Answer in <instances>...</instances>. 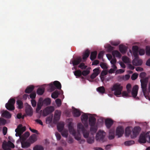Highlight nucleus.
<instances>
[{
  "label": "nucleus",
  "mask_w": 150,
  "mask_h": 150,
  "mask_svg": "<svg viewBox=\"0 0 150 150\" xmlns=\"http://www.w3.org/2000/svg\"><path fill=\"white\" fill-rule=\"evenodd\" d=\"M146 54L148 56L150 55V47H146Z\"/></svg>",
  "instance_id": "obj_54"
},
{
  "label": "nucleus",
  "mask_w": 150,
  "mask_h": 150,
  "mask_svg": "<svg viewBox=\"0 0 150 150\" xmlns=\"http://www.w3.org/2000/svg\"><path fill=\"white\" fill-rule=\"evenodd\" d=\"M16 117L18 119H23L24 118V116L23 115L22 116L21 113H19L17 114V115L16 116Z\"/></svg>",
  "instance_id": "obj_62"
},
{
  "label": "nucleus",
  "mask_w": 150,
  "mask_h": 150,
  "mask_svg": "<svg viewBox=\"0 0 150 150\" xmlns=\"http://www.w3.org/2000/svg\"><path fill=\"white\" fill-rule=\"evenodd\" d=\"M15 103V99L13 98H11L8 101V102L6 104V108L10 111L13 110L15 109L14 105Z\"/></svg>",
  "instance_id": "obj_7"
},
{
  "label": "nucleus",
  "mask_w": 150,
  "mask_h": 150,
  "mask_svg": "<svg viewBox=\"0 0 150 150\" xmlns=\"http://www.w3.org/2000/svg\"><path fill=\"white\" fill-rule=\"evenodd\" d=\"M93 71L94 72L93 73L98 75L100 73L99 69L98 68L94 69L93 70Z\"/></svg>",
  "instance_id": "obj_63"
},
{
  "label": "nucleus",
  "mask_w": 150,
  "mask_h": 150,
  "mask_svg": "<svg viewBox=\"0 0 150 150\" xmlns=\"http://www.w3.org/2000/svg\"><path fill=\"white\" fill-rule=\"evenodd\" d=\"M42 105L41 103H38L37 108L36 109V112L37 113H38L42 108Z\"/></svg>",
  "instance_id": "obj_44"
},
{
  "label": "nucleus",
  "mask_w": 150,
  "mask_h": 150,
  "mask_svg": "<svg viewBox=\"0 0 150 150\" xmlns=\"http://www.w3.org/2000/svg\"><path fill=\"white\" fill-rule=\"evenodd\" d=\"M148 80V78L146 77L143 79H141L140 80L141 88L143 94L145 98L147 99L150 100L149 96V93L147 89V84Z\"/></svg>",
  "instance_id": "obj_2"
},
{
  "label": "nucleus",
  "mask_w": 150,
  "mask_h": 150,
  "mask_svg": "<svg viewBox=\"0 0 150 150\" xmlns=\"http://www.w3.org/2000/svg\"><path fill=\"white\" fill-rule=\"evenodd\" d=\"M54 110V108L53 106L47 107L43 110L42 115L44 116H46L53 112Z\"/></svg>",
  "instance_id": "obj_11"
},
{
  "label": "nucleus",
  "mask_w": 150,
  "mask_h": 150,
  "mask_svg": "<svg viewBox=\"0 0 150 150\" xmlns=\"http://www.w3.org/2000/svg\"><path fill=\"white\" fill-rule=\"evenodd\" d=\"M132 129V127H128L126 128L125 129V134L126 137H129V135L131 136L132 132L131 130Z\"/></svg>",
  "instance_id": "obj_26"
},
{
  "label": "nucleus",
  "mask_w": 150,
  "mask_h": 150,
  "mask_svg": "<svg viewBox=\"0 0 150 150\" xmlns=\"http://www.w3.org/2000/svg\"><path fill=\"white\" fill-rule=\"evenodd\" d=\"M135 59L133 60L132 62L133 65L135 66L141 65L142 63V61L141 59H139L138 57H135Z\"/></svg>",
  "instance_id": "obj_20"
},
{
  "label": "nucleus",
  "mask_w": 150,
  "mask_h": 150,
  "mask_svg": "<svg viewBox=\"0 0 150 150\" xmlns=\"http://www.w3.org/2000/svg\"><path fill=\"white\" fill-rule=\"evenodd\" d=\"M20 143H21L22 147L24 148H26L29 147L30 145V144L28 142H25V140H21L20 141Z\"/></svg>",
  "instance_id": "obj_24"
},
{
  "label": "nucleus",
  "mask_w": 150,
  "mask_h": 150,
  "mask_svg": "<svg viewBox=\"0 0 150 150\" xmlns=\"http://www.w3.org/2000/svg\"><path fill=\"white\" fill-rule=\"evenodd\" d=\"M147 142L150 143V132H148L145 134Z\"/></svg>",
  "instance_id": "obj_45"
},
{
  "label": "nucleus",
  "mask_w": 150,
  "mask_h": 150,
  "mask_svg": "<svg viewBox=\"0 0 150 150\" xmlns=\"http://www.w3.org/2000/svg\"><path fill=\"white\" fill-rule=\"evenodd\" d=\"M45 91V88H39L37 91V94L39 95H41Z\"/></svg>",
  "instance_id": "obj_35"
},
{
  "label": "nucleus",
  "mask_w": 150,
  "mask_h": 150,
  "mask_svg": "<svg viewBox=\"0 0 150 150\" xmlns=\"http://www.w3.org/2000/svg\"><path fill=\"white\" fill-rule=\"evenodd\" d=\"M78 67L80 68L82 70H84L86 68L87 66L85 65L84 63L82 62L79 64Z\"/></svg>",
  "instance_id": "obj_42"
},
{
  "label": "nucleus",
  "mask_w": 150,
  "mask_h": 150,
  "mask_svg": "<svg viewBox=\"0 0 150 150\" xmlns=\"http://www.w3.org/2000/svg\"><path fill=\"white\" fill-rule=\"evenodd\" d=\"M123 87L120 84L117 83L114 84L111 88L112 91H114V94L116 96L120 95L122 93Z\"/></svg>",
  "instance_id": "obj_4"
},
{
  "label": "nucleus",
  "mask_w": 150,
  "mask_h": 150,
  "mask_svg": "<svg viewBox=\"0 0 150 150\" xmlns=\"http://www.w3.org/2000/svg\"><path fill=\"white\" fill-rule=\"evenodd\" d=\"M15 147L14 144L10 141L6 142L4 141L3 143L2 148L4 150H11V148Z\"/></svg>",
  "instance_id": "obj_8"
},
{
  "label": "nucleus",
  "mask_w": 150,
  "mask_h": 150,
  "mask_svg": "<svg viewBox=\"0 0 150 150\" xmlns=\"http://www.w3.org/2000/svg\"><path fill=\"white\" fill-rule=\"evenodd\" d=\"M37 139V137L36 135L35 134H33L30 137L29 141L32 143L36 141Z\"/></svg>",
  "instance_id": "obj_32"
},
{
  "label": "nucleus",
  "mask_w": 150,
  "mask_h": 150,
  "mask_svg": "<svg viewBox=\"0 0 150 150\" xmlns=\"http://www.w3.org/2000/svg\"><path fill=\"white\" fill-rule=\"evenodd\" d=\"M97 91L99 93L103 94L105 93V88L103 86H100L98 87L96 89Z\"/></svg>",
  "instance_id": "obj_36"
},
{
  "label": "nucleus",
  "mask_w": 150,
  "mask_h": 150,
  "mask_svg": "<svg viewBox=\"0 0 150 150\" xmlns=\"http://www.w3.org/2000/svg\"><path fill=\"white\" fill-rule=\"evenodd\" d=\"M61 112L60 110H57L54 112V114L53 118V122L58 121L60 119Z\"/></svg>",
  "instance_id": "obj_16"
},
{
  "label": "nucleus",
  "mask_w": 150,
  "mask_h": 150,
  "mask_svg": "<svg viewBox=\"0 0 150 150\" xmlns=\"http://www.w3.org/2000/svg\"><path fill=\"white\" fill-rule=\"evenodd\" d=\"M97 54V52L94 51L92 52L90 56V59L92 61H93L96 59Z\"/></svg>",
  "instance_id": "obj_38"
},
{
  "label": "nucleus",
  "mask_w": 150,
  "mask_h": 150,
  "mask_svg": "<svg viewBox=\"0 0 150 150\" xmlns=\"http://www.w3.org/2000/svg\"><path fill=\"white\" fill-rule=\"evenodd\" d=\"M33 150H44L43 147L40 145H36L33 148Z\"/></svg>",
  "instance_id": "obj_46"
},
{
  "label": "nucleus",
  "mask_w": 150,
  "mask_h": 150,
  "mask_svg": "<svg viewBox=\"0 0 150 150\" xmlns=\"http://www.w3.org/2000/svg\"><path fill=\"white\" fill-rule=\"evenodd\" d=\"M59 94V91L57 90H56L52 94L51 97L54 99L58 97Z\"/></svg>",
  "instance_id": "obj_39"
},
{
  "label": "nucleus",
  "mask_w": 150,
  "mask_h": 150,
  "mask_svg": "<svg viewBox=\"0 0 150 150\" xmlns=\"http://www.w3.org/2000/svg\"><path fill=\"white\" fill-rule=\"evenodd\" d=\"M119 49L120 51L122 53H125L126 52L127 48L125 45H120L119 46Z\"/></svg>",
  "instance_id": "obj_27"
},
{
  "label": "nucleus",
  "mask_w": 150,
  "mask_h": 150,
  "mask_svg": "<svg viewBox=\"0 0 150 150\" xmlns=\"http://www.w3.org/2000/svg\"><path fill=\"white\" fill-rule=\"evenodd\" d=\"M81 112L79 110L74 108L73 110V115L75 117H78L80 115Z\"/></svg>",
  "instance_id": "obj_28"
},
{
  "label": "nucleus",
  "mask_w": 150,
  "mask_h": 150,
  "mask_svg": "<svg viewBox=\"0 0 150 150\" xmlns=\"http://www.w3.org/2000/svg\"><path fill=\"white\" fill-rule=\"evenodd\" d=\"M124 132V129L121 126H118L117 127L116 131V136L117 138H120L122 136Z\"/></svg>",
  "instance_id": "obj_13"
},
{
  "label": "nucleus",
  "mask_w": 150,
  "mask_h": 150,
  "mask_svg": "<svg viewBox=\"0 0 150 150\" xmlns=\"http://www.w3.org/2000/svg\"><path fill=\"white\" fill-rule=\"evenodd\" d=\"M26 129L25 126L23 127L21 124L19 125L15 130L16 132L15 135L16 137H19V139L17 141V143H20V141L21 140V135Z\"/></svg>",
  "instance_id": "obj_3"
},
{
  "label": "nucleus",
  "mask_w": 150,
  "mask_h": 150,
  "mask_svg": "<svg viewBox=\"0 0 150 150\" xmlns=\"http://www.w3.org/2000/svg\"><path fill=\"white\" fill-rule=\"evenodd\" d=\"M123 61L125 63H127L129 61L128 58L126 56H123L122 57Z\"/></svg>",
  "instance_id": "obj_60"
},
{
  "label": "nucleus",
  "mask_w": 150,
  "mask_h": 150,
  "mask_svg": "<svg viewBox=\"0 0 150 150\" xmlns=\"http://www.w3.org/2000/svg\"><path fill=\"white\" fill-rule=\"evenodd\" d=\"M89 54L90 51L88 50H86L83 55V60L86 59L89 56Z\"/></svg>",
  "instance_id": "obj_37"
},
{
  "label": "nucleus",
  "mask_w": 150,
  "mask_h": 150,
  "mask_svg": "<svg viewBox=\"0 0 150 150\" xmlns=\"http://www.w3.org/2000/svg\"><path fill=\"white\" fill-rule=\"evenodd\" d=\"M115 137L114 131L113 130H110L109 133V135L108 136V139L110 140L113 139Z\"/></svg>",
  "instance_id": "obj_31"
},
{
  "label": "nucleus",
  "mask_w": 150,
  "mask_h": 150,
  "mask_svg": "<svg viewBox=\"0 0 150 150\" xmlns=\"http://www.w3.org/2000/svg\"><path fill=\"white\" fill-rule=\"evenodd\" d=\"M16 104L18 105V108L19 109H21L23 107V104L22 101L18 100L16 101Z\"/></svg>",
  "instance_id": "obj_34"
},
{
  "label": "nucleus",
  "mask_w": 150,
  "mask_h": 150,
  "mask_svg": "<svg viewBox=\"0 0 150 150\" xmlns=\"http://www.w3.org/2000/svg\"><path fill=\"white\" fill-rule=\"evenodd\" d=\"M53 116H50L46 119V122H52Z\"/></svg>",
  "instance_id": "obj_55"
},
{
  "label": "nucleus",
  "mask_w": 150,
  "mask_h": 150,
  "mask_svg": "<svg viewBox=\"0 0 150 150\" xmlns=\"http://www.w3.org/2000/svg\"><path fill=\"white\" fill-rule=\"evenodd\" d=\"M36 94L35 92H33L30 95V98L31 99H34L35 98Z\"/></svg>",
  "instance_id": "obj_56"
},
{
  "label": "nucleus",
  "mask_w": 150,
  "mask_h": 150,
  "mask_svg": "<svg viewBox=\"0 0 150 150\" xmlns=\"http://www.w3.org/2000/svg\"><path fill=\"white\" fill-rule=\"evenodd\" d=\"M34 88V86L32 85L28 86L25 90V93H30L33 91Z\"/></svg>",
  "instance_id": "obj_30"
},
{
  "label": "nucleus",
  "mask_w": 150,
  "mask_h": 150,
  "mask_svg": "<svg viewBox=\"0 0 150 150\" xmlns=\"http://www.w3.org/2000/svg\"><path fill=\"white\" fill-rule=\"evenodd\" d=\"M82 60V58L81 57H78L74 59H71L70 62V64H72L74 66H77L80 64Z\"/></svg>",
  "instance_id": "obj_14"
},
{
  "label": "nucleus",
  "mask_w": 150,
  "mask_h": 150,
  "mask_svg": "<svg viewBox=\"0 0 150 150\" xmlns=\"http://www.w3.org/2000/svg\"><path fill=\"white\" fill-rule=\"evenodd\" d=\"M146 74L144 72H141L139 75V77L142 79H143L145 78V77L146 76Z\"/></svg>",
  "instance_id": "obj_58"
},
{
  "label": "nucleus",
  "mask_w": 150,
  "mask_h": 150,
  "mask_svg": "<svg viewBox=\"0 0 150 150\" xmlns=\"http://www.w3.org/2000/svg\"><path fill=\"white\" fill-rule=\"evenodd\" d=\"M105 125L107 128H109L113 124V122H105Z\"/></svg>",
  "instance_id": "obj_59"
},
{
  "label": "nucleus",
  "mask_w": 150,
  "mask_h": 150,
  "mask_svg": "<svg viewBox=\"0 0 150 150\" xmlns=\"http://www.w3.org/2000/svg\"><path fill=\"white\" fill-rule=\"evenodd\" d=\"M141 130V128L139 127H135L132 128L131 137L132 139L136 138L139 135Z\"/></svg>",
  "instance_id": "obj_10"
},
{
  "label": "nucleus",
  "mask_w": 150,
  "mask_h": 150,
  "mask_svg": "<svg viewBox=\"0 0 150 150\" xmlns=\"http://www.w3.org/2000/svg\"><path fill=\"white\" fill-rule=\"evenodd\" d=\"M55 102L57 105L59 107L61 106V100L60 99H57L56 100Z\"/></svg>",
  "instance_id": "obj_52"
},
{
  "label": "nucleus",
  "mask_w": 150,
  "mask_h": 150,
  "mask_svg": "<svg viewBox=\"0 0 150 150\" xmlns=\"http://www.w3.org/2000/svg\"><path fill=\"white\" fill-rule=\"evenodd\" d=\"M97 122H114L113 120L110 118L105 119L102 117H98V116Z\"/></svg>",
  "instance_id": "obj_18"
},
{
  "label": "nucleus",
  "mask_w": 150,
  "mask_h": 150,
  "mask_svg": "<svg viewBox=\"0 0 150 150\" xmlns=\"http://www.w3.org/2000/svg\"><path fill=\"white\" fill-rule=\"evenodd\" d=\"M117 62V60L115 57H113L110 61V63L112 64H115Z\"/></svg>",
  "instance_id": "obj_61"
},
{
  "label": "nucleus",
  "mask_w": 150,
  "mask_h": 150,
  "mask_svg": "<svg viewBox=\"0 0 150 150\" xmlns=\"http://www.w3.org/2000/svg\"><path fill=\"white\" fill-rule=\"evenodd\" d=\"M47 124L48 125L49 127H53L54 125H57V127L58 131L59 132L62 131L64 127V122H46Z\"/></svg>",
  "instance_id": "obj_5"
},
{
  "label": "nucleus",
  "mask_w": 150,
  "mask_h": 150,
  "mask_svg": "<svg viewBox=\"0 0 150 150\" xmlns=\"http://www.w3.org/2000/svg\"><path fill=\"white\" fill-rule=\"evenodd\" d=\"M138 52L140 55H143L145 54V50L143 49H140Z\"/></svg>",
  "instance_id": "obj_57"
},
{
  "label": "nucleus",
  "mask_w": 150,
  "mask_h": 150,
  "mask_svg": "<svg viewBox=\"0 0 150 150\" xmlns=\"http://www.w3.org/2000/svg\"><path fill=\"white\" fill-rule=\"evenodd\" d=\"M25 111L26 114L28 116H31L33 115V109L30 105H28L26 107Z\"/></svg>",
  "instance_id": "obj_17"
},
{
  "label": "nucleus",
  "mask_w": 150,
  "mask_h": 150,
  "mask_svg": "<svg viewBox=\"0 0 150 150\" xmlns=\"http://www.w3.org/2000/svg\"><path fill=\"white\" fill-rule=\"evenodd\" d=\"M51 103V99L49 98H46L43 100V103L47 105H49Z\"/></svg>",
  "instance_id": "obj_43"
},
{
  "label": "nucleus",
  "mask_w": 150,
  "mask_h": 150,
  "mask_svg": "<svg viewBox=\"0 0 150 150\" xmlns=\"http://www.w3.org/2000/svg\"><path fill=\"white\" fill-rule=\"evenodd\" d=\"M139 142L141 143H145L147 142L145 134H142L140 135L139 138Z\"/></svg>",
  "instance_id": "obj_21"
},
{
  "label": "nucleus",
  "mask_w": 150,
  "mask_h": 150,
  "mask_svg": "<svg viewBox=\"0 0 150 150\" xmlns=\"http://www.w3.org/2000/svg\"><path fill=\"white\" fill-rule=\"evenodd\" d=\"M138 89V86L137 85H136L133 87L131 92L132 96L134 99L137 100H139V98L137 96Z\"/></svg>",
  "instance_id": "obj_12"
},
{
  "label": "nucleus",
  "mask_w": 150,
  "mask_h": 150,
  "mask_svg": "<svg viewBox=\"0 0 150 150\" xmlns=\"http://www.w3.org/2000/svg\"><path fill=\"white\" fill-rule=\"evenodd\" d=\"M134 144V141L130 140L125 142L124 144L125 146H131Z\"/></svg>",
  "instance_id": "obj_40"
},
{
  "label": "nucleus",
  "mask_w": 150,
  "mask_h": 150,
  "mask_svg": "<svg viewBox=\"0 0 150 150\" xmlns=\"http://www.w3.org/2000/svg\"><path fill=\"white\" fill-rule=\"evenodd\" d=\"M106 133L105 132L102 130H99L96 134V139L98 141L104 142L105 140V137Z\"/></svg>",
  "instance_id": "obj_6"
},
{
  "label": "nucleus",
  "mask_w": 150,
  "mask_h": 150,
  "mask_svg": "<svg viewBox=\"0 0 150 150\" xmlns=\"http://www.w3.org/2000/svg\"><path fill=\"white\" fill-rule=\"evenodd\" d=\"M94 138L92 137L91 138H88L87 139V142L89 144H92L94 142Z\"/></svg>",
  "instance_id": "obj_49"
},
{
  "label": "nucleus",
  "mask_w": 150,
  "mask_h": 150,
  "mask_svg": "<svg viewBox=\"0 0 150 150\" xmlns=\"http://www.w3.org/2000/svg\"><path fill=\"white\" fill-rule=\"evenodd\" d=\"M30 135V133L28 132H25L23 135H21V140H25Z\"/></svg>",
  "instance_id": "obj_41"
},
{
  "label": "nucleus",
  "mask_w": 150,
  "mask_h": 150,
  "mask_svg": "<svg viewBox=\"0 0 150 150\" xmlns=\"http://www.w3.org/2000/svg\"><path fill=\"white\" fill-rule=\"evenodd\" d=\"M50 88L52 91H54L56 89L60 90L61 88V85L60 82L58 81H55L53 82V84H50L49 85Z\"/></svg>",
  "instance_id": "obj_9"
},
{
  "label": "nucleus",
  "mask_w": 150,
  "mask_h": 150,
  "mask_svg": "<svg viewBox=\"0 0 150 150\" xmlns=\"http://www.w3.org/2000/svg\"><path fill=\"white\" fill-rule=\"evenodd\" d=\"M138 74L136 73L133 74L131 78L132 80H135L138 77Z\"/></svg>",
  "instance_id": "obj_53"
},
{
  "label": "nucleus",
  "mask_w": 150,
  "mask_h": 150,
  "mask_svg": "<svg viewBox=\"0 0 150 150\" xmlns=\"http://www.w3.org/2000/svg\"><path fill=\"white\" fill-rule=\"evenodd\" d=\"M55 135L57 140H59L60 139L61 136L59 134L58 132H56Z\"/></svg>",
  "instance_id": "obj_64"
},
{
  "label": "nucleus",
  "mask_w": 150,
  "mask_h": 150,
  "mask_svg": "<svg viewBox=\"0 0 150 150\" xmlns=\"http://www.w3.org/2000/svg\"><path fill=\"white\" fill-rule=\"evenodd\" d=\"M62 136L67 137L68 136V131L67 130H64L61 132Z\"/></svg>",
  "instance_id": "obj_50"
},
{
  "label": "nucleus",
  "mask_w": 150,
  "mask_h": 150,
  "mask_svg": "<svg viewBox=\"0 0 150 150\" xmlns=\"http://www.w3.org/2000/svg\"><path fill=\"white\" fill-rule=\"evenodd\" d=\"M90 71L89 70H83L82 71V75L83 76H86L88 75L90 73Z\"/></svg>",
  "instance_id": "obj_48"
},
{
  "label": "nucleus",
  "mask_w": 150,
  "mask_h": 150,
  "mask_svg": "<svg viewBox=\"0 0 150 150\" xmlns=\"http://www.w3.org/2000/svg\"><path fill=\"white\" fill-rule=\"evenodd\" d=\"M84 127L81 123L78 124L77 125V132H76L73 126L72 122H69L68 125V127L70 133L74 137L75 139L78 141H80V143H83L85 140L81 139L80 132H82L84 137L87 138L89 134L88 131L87 130V127L88 126V122H85L84 124Z\"/></svg>",
  "instance_id": "obj_1"
},
{
  "label": "nucleus",
  "mask_w": 150,
  "mask_h": 150,
  "mask_svg": "<svg viewBox=\"0 0 150 150\" xmlns=\"http://www.w3.org/2000/svg\"><path fill=\"white\" fill-rule=\"evenodd\" d=\"M88 122H96L98 116L96 114H92L89 113Z\"/></svg>",
  "instance_id": "obj_19"
},
{
  "label": "nucleus",
  "mask_w": 150,
  "mask_h": 150,
  "mask_svg": "<svg viewBox=\"0 0 150 150\" xmlns=\"http://www.w3.org/2000/svg\"><path fill=\"white\" fill-rule=\"evenodd\" d=\"M121 94H122V96L125 98H127L131 96L129 94H128L127 91H123Z\"/></svg>",
  "instance_id": "obj_47"
},
{
  "label": "nucleus",
  "mask_w": 150,
  "mask_h": 150,
  "mask_svg": "<svg viewBox=\"0 0 150 150\" xmlns=\"http://www.w3.org/2000/svg\"><path fill=\"white\" fill-rule=\"evenodd\" d=\"M11 116V114L7 110L3 111L1 114L2 117L7 118H10Z\"/></svg>",
  "instance_id": "obj_25"
},
{
  "label": "nucleus",
  "mask_w": 150,
  "mask_h": 150,
  "mask_svg": "<svg viewBox=\"0 0 150 150\" xmlns=\"http://www.w3.org/2000/svg\"><path fill=\"white\" fill-rule=\"evenodd\" d=\"M100 66L103 69H106L107 68L106 65L105 63L101 62L100 64Z\"/></svg>",
  "instance_id": "obj_51"
},
{
  "label": "nucleus",
  "mask_w": 150,
  "mask_h": 150,
  "mask_svg": "<svg viewBox=\"0 0 150 150\" xmlns=\"http://www.w3.org/2000/svg\"><path fill=\"white\" fill-rule=\"evenodd\" d=\"M89 113H83L81 116V120L82 122H88Z\"/></svg>",
  "instance_id": "obj_22"
},
{
  "label": "nucleus",
  "mask_w": 150,
  "mask_h": 150,
  "mask_svg": "<svg viewBox=\"0 0 150 150\" xmlns=\"http://www.w3.org/2000/svg\"><path fill=\"white\" fill-rule=\"evenodd\" d=\"M91 126L90 132L92 134L96 133L97 129V127L96 124V122H89Z\"/></svg>",
  "instance_id": "obj_15"
},
{
  "label": "nucleus",
  "mask_w": 150,
  "mask_h": 150,
  "mask_svg": "<svg viewBox=\"0 0 150 150\" xmlns=\"http://www.w3.org/2000/svg\"><path fill=\"white\" fill-rule=\"evenodd\" d=\"M133 55L135 57H138V52L139 51L138 47L137 46H133L132 47Z\"/></svg>",
  "instance_id": "obj_23"
},
{
  "label": "nucleus",
  "mask_w": 150,
  "mask_h": 150,
  "mask_svg": "<svg viewBox=\"0 0 150 150\" xmlns=\"http://www.w3.org/2000/svg\"><path fill=\"white\" fill-rule=\"evenodd\" d=\"M73 73L77 78L80 77L82 76V71L80 69L76 70L73 71Z\"/></svg>",
  "instance_id": "obj_29"
},
{
  "label": "nucleus",
  "mask_w": 150,
  "mask_h": 150,
  "mask_svg": "<svg viewBox=\"0 0 150 150\" xmlns=\"http://www.w3.org/2000/svg\"><path fill=\"white\" fill-rule=\"evenodd\" d=\"M112 54L113 57H121V54L120 52L117 50H114L112 51Z\"/></svg>",
  "instance_id": "obj_33"
}]
</instances>
